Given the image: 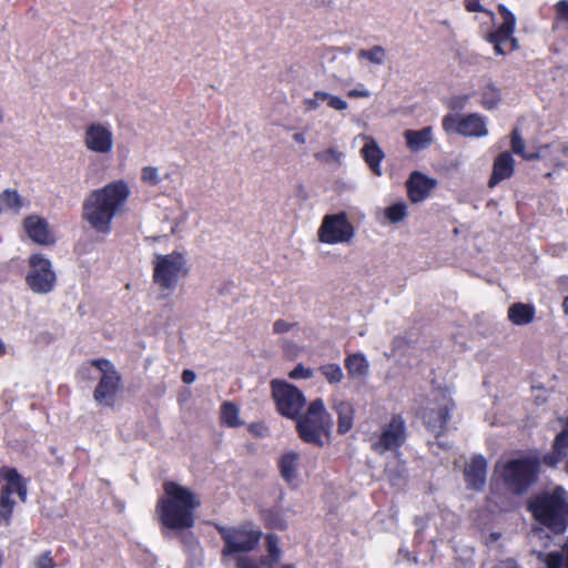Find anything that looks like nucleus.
Wrapping results in <instances>:
<instances>
[{
  "label": "nucleus",
  "instance_id": "6ab92c4d",
  "mask_svg": "<svg viewBox=\"0 0 568 568\" xmlns=\"http://www.w3.org/2000/svg\"><path fill=\"white\" fill-rule=\"evenodd\" d=\"M457 133L466 136L481 138L488 133L486 120L478 113H470L460 116L457 126Z\"/></svg>",
  "mask_w": 568,
  "mask_h": 568
},
{
  "label": "nucleus",
  "instance_id": "412c9836",
  "mask_svg": "<svg viewBox=\"0 0 568 568\" xmlns=\"http://www.w3.org/2000/svg\"><path fill=\"white\" fill-rule=\"evenodd\" d=\"M406 144L412 152H418L428 148L433 142V129L430 126L420 130H406L404 132Z\"/></svg>",
  "mask_w": 568,
  "mask_h": 568
},
{
  "label": "nucleus",
  "instance_id": "f8f14e48",
  "mask_svg": "<svg viewBox=\"0 0 568 568\" xmlns=\"http://www.w3.org/2000/svg\"><path fill=\"white\" fill-rule=\"evenodd\" d=\"M272 393L278 412L288 418H297L302 407L305 405L303 393L292 384L273 381Z\"/></svg>",
  "mask_w": 568,
  "mask_h": 568
},
{
  "label": "nucleus",
  "instance_id": "6e6552de",
  "mask_svg": "<svg viewBox=\"0 0 568 568\" xmlns=\"http://www.w3.org/2000/svg\"><path fill=\"white\" fill-rule=\"evenodd\" d=\"M355 236V229L346 212L327 214L317 230L318 241L325 244H349Z\"/></svg>",
  "mask_w": 568,
  "mask_h": 568
},
{
  "label": "nucleus",
  "instance_id": "a18cd8bd",
  "mask_svg": "<svg viewBox=\"0 0 568 568\" xmlns=\"http://www.w3.org/2000/svg\"><path fill=\"white\" fill-rule=\"evenodd\" d=\"M556 19L568 22V0H560L555 4Z\"/></svg>",
  "mask_w": 568,
  "mask_h": 568
},
{
  "label": "nucleus",
  "instance_id": "f704fd0d",
  "mask_svg": "<svg viewBox=\"0 0 568 568\" xmlns=\"http://www.w3.org/2000/svg\"><path fill=\"white\" fill-rule=\"evenodd\" d=\"M320 372L331 384H337L342 382L344 373L337 364H325L320 367Z\"/></svg>",
  "mask_w": 568,
  "mask_h": 568
},
{
  "label": "nucleus",
  "instance_id": "20e7f679",
  "mask_svg": "<svg viewBox=\"0 0 568 568\" xmlns=\"http://www.w3.org/2000/svg\"><path fill=\"white\" fill-rule=\"evenodd\" d=\"M295 420L300 437L317 446L323 445V436H328L333 426V419L321 398L311 402L305 415H298Z\"/></svg>",
  "mask_w": 568,
  "mask_h": 568
},
{
  "label": "nucleus",
  "instance_id": "c85d7f7f",
  "mask_svg": "<svg viewBox=\"0 0 568 568\" xmlns=\"http://www.w3.org/2000/svg\"><path fill=\"white\" fill-rule=\"evenodd\" d=\"M333 408L337 414L338 433H347L353 426L354 408L352 404L348 402L339 400L334 403Z\"/></svg>",
  "mask_w": 568,
  "mask_h": 568
},
{
  "label": "nucleus",
  "instance_id": "5fc2aeb1",
  "mask_svg": "<svg viewBox=\"0 0 568 568\" xmlns=\"http://www.w3.org/2000/svg\"><path fill=\"white\" fill-rule=\"evenodd\" d=\"M196 378V375L191 369H184L182 373V381L185 384H192Z\"/></svg>",
  "mask_w": 568,
  "mask_h": 568
},
{
  "label": "nucleus",
  "instance_id": "ea45409f",
  "mask_svg": "<svg viewBox=\"0 0 568 568\" xmlns=\"http://www.w3.org/2000/svg\"><path fill=\"white\" fill-rule=\"evenodd\" d=\"M14 506V500L11 499V495L8 494L7 490L0 491V517L3 518L6 521L9 520L12 509Z\"/></svg>",
  "mask_w": 568,
  "mask_h": 568
},
{
  "label": "nucleus",
  "instance_id": "e2e57ef3",
  "mask_svg": "<svg viewBox=\"0 0 568 568\" xmlns=\"http://www.w3.org/2000/svg\"><path fill=\"white\" fill-rule=\"evenodd\" d=\"M562 308L566 315H568V296L564 300Z\"/></svg>",
  "mask_w": 568,
  "mask_h": 568
},
{
  "label": "nucleus",
  "instance_id": "bf43d9fd",
  "mask_svg": "<svg viewBox=\"0 0 568 568\" xmlns=\"http://www.w3.org/2000/svg\"><path fill=\"white\" fill-rule=\"evenodd\" d=\"M406 343L404 337L397 336L393 339V347L395 349L400 348Z\"/></svg>",
  "mask_w": 568,
  "mask_h": 568
},
{
  "label": "nucleus",
  "instance_id": "79ce46f5",
  "mask_svg": "<svg viewBox=\"0 0 568 568\" xmlns=\"http://www.w3.org/2000/svg\"><path fill=\"white\" fill-rule=\"evenodd\" d=\"M1 200L12 210H19L22 206L21 196L16 191L6 190L1 195Z\"/></svg>",
  "mask_w": 568,
  "mask_h": 568
},
{
  "label": "nucleus",
  "instance_id": "b1692460",
  "mask_svg": "<svg viewBox=\"0 0 568 568\" xmlns=\"http://www.w3.org/2000/svg\"><path fill=\"white\" fill-rule=\"evenodd\" d=\"M366 143L362 149L363 158L368 166L376 175H382L381 161L384 156L383 151L377 145L376 141L371 136H365Z\"/></svg>",
  "mask_w": 568,
  "mask_h": 568
},
{
  "label": "nucleus",
  "instance_id": "338daca9",
  "mask_svg": "<svg viewBox=\"0 0 568 568\" xmlns=\"http://www.w3.org/2000/svg\"><path fill=\"white\" fill-rule=\"evenodd\" d=\"M4 121V113L3 110L0 108V124Z\"/></svg>",
  "mask_w": 568,
  "mask_h": 568
},
{
  "label": "nucleus",
  "instance_id": "603ef678",
  "mask_svg": "<svg viewBox=\"0 0 568 568\" xmlns=\"http://www.w3.org/2000/svg\"><path fill=\"white\" fill-rule=\"evenodd\" d=\"M467 101H468L467 95L455 97L450 100L449 105L454 110H460V109L465 108Z\"/></svg>",
  "mask_w": 568,
  "mask_h": 568
},
{
  "label": "nucleus",
  "instance_id": "ddd939ff",
  "mask_svg": "<svg viewBox=\"0 0 568 568\" xmlns=\"http://www.w3.org/2000/svg\"><path fill=\"white\" fill-rule=\"evenodd\" d=\"M436 400V406L425 409L424 419L429 430L435 434H439L447 424L449 413L454 408L455 404L447 392H439Z\"/></svg>",
  "mask_w": 568,
  "mask_h": 568
},
{
  "label": "nucleus",
  "instance_id": "f257e3e1",
  "mask_svg": "<svg viewBox=\"0 0 568 568\" xmlns=\"http://www.w3.org/2000/svg\"><path fill=\"white\" fill-rule=\"evenodd\" d=\"M130 196V187L123 180L113 181L92 191L83 202V219L98 232L108 233L113 217L122 210Z\"/></svg>",
  "mask_w": 568,
  "mask_h": 568
},
{
  "label": "nucleus",
  "instance_id": "473e14b6",
  "mask_svg": "<svg viewBox=\"0 0 568 568\" xmlns=\"http://www.w3.org/2000/svg\"><path fill=\"white\" fill-rule=\"evenodd\" d=\"M511 150L516 154L521 155L525 160H537L540 158V152H525V141L520 136L519 131L517 129L513 130L511 132Z\"/></svg>",
  "mask_w": 568,
  "mask_h": 568
},
{
  "label": "nucleus",
  "instance_id": "0e129e2a",
  "mask_svg": "<svg viewBox=\"0 0 568 568\" xmlns=\"http://www.w3.org/2000/svg\"><path fill=\"white\" fill-rule=\"evenodd\" d=\"M6 352V346L3 344V342L0 339V356L3 355Z\"/></svg>",
  "mask_w": 568,
  "mask_h": 568
},
{
  "label": "nucleus",
  "instance_id": "9b49d317",
  "mask_svg": "<svg viewBox=\"0 0 568 568\" xmlns=\"http://www.w3.org/2000/svg\"><path fill=\"white\" fill-rule=\"evenodd\" d=\"M29 266L26 281L30 290L37 294L50 293L57 282L51 262L41 254H33L30 256Z\"/></svg>",
  "mask_w": 568,
  "mask_h": 568
},
{
  "label": "nucleus",
  "instance_id": "c9c22d12",
  "mask_svg": "<svg viewBox=\"0 0 568 568\" xmlns=\"http://www.w3.org/2000/svg\"><path fill=\"white\" fill-rule=\"evenodd\" d=\"M314 158L322 163H335L339 165L342 163L343 153L336 148H329L327 150L316 152Z\"/></svg>",
  "mask_w": 568,
  "mask_h": 568
},
{
  "label": "nucleus",
  "instance_id": "774afa93",
  "mask_svg": "<svg viewBox=\"0 0 568 568\" xmlns=\"http://www.w3.org/2000/svg\"><path fill=\"white\" fill-rule=\"evenodd\" d=\"M282 568H295V566L294 565H285Z\"/></svg>",
  "mask_w": 568,
  "mask_h": 568
},
{
  "label": "nucleus",
  "instance_id": "c756f323",
  "mask_svg": "<svg viewBox=\"0 0 568 568\" xmlns=\"http://www.w3.org/2000/svg\"><path fill=\"white\" fill-rule=\"evenodd\" d=\"M300 456L297 453L291 450L282 455L280 459V469L283 478L292 481L296 477Z\"/></svg>",
  "mask_w": 568,
  "mask_h": 568
},
{
  "label": "nucleus",
  "instance_id": "dca6fc26",
  "mask_svg": "<svg viewBox=\"0 0 568 568\" xmlns=\"http://www.w3.org/2000/svg\"><path fill=\"white\" fill-rule=\"evenodd\" d=\"M467 486L480 490L486 484L487 462L483 456H474L464 469Z\"/></svg>",
  "mask_w": 568,
  "mask_h": 568
},
{
  "label": "nucleus",
  "instance_id": "69168bd1",
  "mask_svg": "<svg viewBox=\"0 0 568 568\" xmlns=\"http://www.w3.org/2000/svg\"><path fill=\"white\" fill-rule=\"evenodd\" d=\"M541 532H542V530L534 531L531 538H537V537L540 538L541 537Z\"/></svg>",
  "mask_w": 568,
  "mask_h": 568
},
{
  "label": "nucleus",
  "instance_id": "052dcab7",
  "mask_svg": "<svg viewBox=\"0 0 568 568\" xmlns=\"http://www.w3.org/2000/svg\"><path fill=\"white\" fill-rule=\"evenodd\" d=\"M294 141H296L300 144H304L306 142L305 134L304 133H295L293 135Z\"/></svg>",
  "mask_w": 568,
  "mask_h": 568
},
{
  "label": "nucleus",
  "instance_id": "0eeeda50",
  "mask_svg": "<svg viewBox=\"0 0 568 568\" xmlns=\"http://www.w3.org/2000/svg\"><path fill=\"white\" fill-rule=\"evenodd\" d=\"M538 467L534 457L513 459L503 466L501 477L513 493L523 494L536 480Z\"/></svg>",
  "mask_w": 568,
  "mask_h": 568
},
{
  "label": "nucleus",
  "instance_id": "4be33fe9",
  "mask_svg": "<svg viewBox=\"0 0 568 568\" xmlns=\"http://www.w3.org/2000/svg\"><path fill=\"white\" fill-rule=\"evenodd\" d=\"M542 568H568V539L561 546L560 551L541 552L534 551Z\"/></svg>",
  "mask_w": 568,
  "mask_h": 568
},
{
  "label": "nucleus",
  "instance_id": "6e6d98bb",
  "mask_svg": "<svg viewBox=\"0 0 568 568\" xmlns=\"http://www.w3.org/2000/svg\"><path fill=\"white\" fill-rule=\"evenodd\" d=\"M304 104H305L306 110H308V111L316 110L321 105L320 100H317V98L315 95L312 99L305 100Z\"/></svg>",
  "mask_w": 568,
  "mask_h": 568
},
{
  "label": "nucleus",
  "instance_id": "a878e982",
  "mask_svg": "<svg viewBox=\"0 0 568 568\" xmlns=\"http://www.w3.org/2000/svg\"><path fill=\"white\" fill-rule=\"evenodd\" d=\"M535 307L530 304L514 303L508 308V320L515 325H527L534 321Z\"/></svg>",
  "mask_w": 568,
  "mask_h": 568
},
{
  "label": "nucleus",
  "instance_id": "4c0bfd02",
  "mask_svg": "<svg viewBox=\"0 0 568 568\" xmlns=\"http://www.w3.org/2000/svg\"><path fill=\"white\" fill-rule=\"evenodd\" d=\"M406 205L404 203H396L385 210V216L390 223H398L406 216Z\"/></svg>",
  "mask_w": 568,
  "mask_h": 568
},
{
  "label": "nucleus",
  "instance_id": "7ed1b4c3",
  "mask_svg": "<svg viewBox=\"0 0 568 568\" xmlns=\"http://www.w3.org/2000/svg\"><path fill=\"white\" fill-rule=\"evenodd\" d=\"M534 517L554 532L561 534L568 526V493L562 487L532 497L528 504Z\"/></svg>",
  "mask_w": 568,
  "mask_h": 568
},
{
  "label": "nucleus",
  "instance_id": "a19ab883",
  "mask_svg": "<svg viewBox=\"0 0 568 568\" xmlns=\"http://www.w3.org/2000/svg\"><path fill=\"white\" fill-rule=\"evenodd\" d=\"M97 374H99V369L97 368V365L93 364V359L89 363L82 364L78 369V377L81 381H95L99 377Z\"/></svg>",
  "mask_w": 568,
  "mask_h": 568
},
{
  "label": "nucleus",
  "instance_id": "7c9ffc66",
  "mask_svg": "<svg viewBox=\"0 0 568 568\" xmlns=\"http://www.w3.org/2000/svg\"><path fill=\"white\" fill-rule=\"evenodd\" d=\"M266 550L267 555L261 557V565L265 568H272L280 561L282 551L278 547V538L275 535L266 536Z\"/></svg>",
  "mask_w": 568,
  "mask_h": 568
},
{
  "label": "nucleus",
  "instance_id": "72a5a7b5",
  "mask_svg": "<svg viewBox=\"0 0 568 568\" xmlns=\"http://www.w3.org/2000/svg\"><path fill=\"white\" fill-rule=\"evenodd\" d=\"M500 100V93L498 88L494 84H487L481 93V104L485 109L491 110L497 106Z\"/></svg>",
  "mask_w": 568,
  "mask_h": 568
},
{
  "label": "nucleus",
  "instance_id": "aec40b11",
  "mask_svg": "<svg viewBox=\"0 0 568 568\" xmlns=\"http://www.w3.org/2000/svg\"><path fill=\"white\" fill-rule=\"evenodd\" d=\"M514 164L515 161L510 153L504 152L499 154L494 162L493 174L488 181V185L494 187L503 180L510 178L514 173Z\"/></svg>",
  "mask_w": 568,
  "mask_h": 568
},
{
  "label": "nucleus",
  "instance_id": "13d9d810",
  "mask_svg": "<svg viewBox=\"0 0 568 568\" xmlns=\"http://www.w3.org/2000/svg\"><path fill=\"white\" fill-rule=\"evenodd\" d=\"M314 94L317 98V100H320V103L325 102L326 104H327L329 98L332 97L331 93L325 92V91H316Z\"/></svg>",
  "mask_w": 568,
  "mask_h": 568
},
{
  "label": "nucleus",
  "instance_id": "f03ea898",
  "mask_svg": "<svg viewBox=\"0 0 568 568\" xmlns=\"http://www.w3.org/2000/svg\"><path fill=\"white\" fill-rule=\"evenodd\" d=\"M164 496L159 499L156 513L162 525L169 529L183 530L194 525L193 511L200 499L187 487L174 481L163 483Z\"/></svg>",
  "mask_w": 568,
  "mask_h": 568
},
{
  "label": "nucleus",
  "instance_id": "f3484780",
  "mask_svg": "<svg viewBox=\"0 0 568 568\" xmlns=\"http://www.w3.org/2000/svg\"><path fill=\"white\" fill-rule=\"evenodd\" d=\"M24 230L28 236L40 245H50L54 243V237L44 219L36 215L27 217L24 220Z\"/></svg>",
  "mask_w": 568,
  "mask_h": 568
},
{
  "label": "nucleus",
  "instance_id": "2eb2a0df",
  "mask_svg": "<svg viewBox=\"0 0 568 568\" xmlns=\"http://www.w3.org/2000/svg\"><path fill=\"white\" fill-rule=\"evenodd\" d=\"M498 12L503 18V23L496 31L490 32L487 36V40L494 44L496 53L505 54L503 44L507 42L510 36H513L516 26V18L504 4L498 6Z\"/></svg>",
  "mask_w": 568,
  "mask_h": 568
},
{
  "label": "nucleus",
  "instance_id": "a211bd4d",
  "mask_svg": "<svg viewBox=\"0 0 568 568\" xmlns=\"http://www.w3.org/2000/svg\"><path fill=\"white\" fill-rule=\"evenodd\" d=\"M409 199L414 202H422L427 199L436 185V181L428 176L414 172L407 181Z\"/></svg>",
  "mask_w": 568,
  "mask_h": 568
},
{
  "label": "nucleus",
  "instance_id": "864d4df0",
  "mask_svg": "<svg viewBox=\"0 0 568 568\" xmlns=\"http://www.w3.org/2000/svg\"><path fill=\"white\" fill-rule=\"evenodd\" d=\"M466 9L469 12H480L483 11V7L479 3L478 0H467L466 1Z\"/></svg>",
  "mask_w": 568,
  "mask_h": 568
},
{
  "label": "nucleus",
  "instance_id": "c03bdc74",
  "mask_svg": "<svg viewBox=\"0 0 568 568\" xmlns=\"http://www.w3.org/2000/svg\"><path fill=\"white\" fill-rule=\"evenodd\" d=\"M33 568H55L50 551L37 556L33 560Z\"/></svg>",
  "mask_w": 568,
  "mask_h": 568
},
{
  "label": "nucleus",
  "instance_id": "423d86ee",
  "mask_svg": "<svg viewBox=\"0 0 568 568\" xmlns=\"http://www.w3.org/2000/svg\"><path fill=\"white\" fill-rule=\"evenodd\" d=\"M224 541L223 558L245 555L256 548L262 537V531L252 525L241 527H222L219 529Z\"/></svg>",
  "mask_w": 568,
  "mask_h": 568
},
{
  "label": "nucleus",
  "instance_id": "37998d69",
  "mask_svg": "<svg viewBox=\"0 0 568 568\" xmlns=\"http://www.w3.org/2000/svg\"><path fill=\"white\" fill-rule=\"evenodd\" d=\"M236 568H265L261 565V559L256 561L247 555H237L235 558Z\"/></svg>",
  "mask_w": 568,
  "mask_h": 568
},
{
  "label": "nucleus",
  "instance_id": "39448f33",
  "mask_svg": "<svg viewBox=\"0 0 568 568\" xmlns=\"http://www.w3.org/2000/svg\"><path fill=\"white\" fill-rule=\"evenodd\" d=\"M185 257L179 252L155 254L153 260V282L162 291H173L179 281L186 276Z\"/></svg>",
  "mask_w": 568,
  "mask_h": 568
},
{
  "label": "nucleus",
  "instance_id": "bb28decb",
  "mask_svg": "<svg viewBox=\"0 0 568 568\" xmlns=\"http://www.w3.org/2000/svg\"><path fill=\"white\" fill-rule=\"evenodd\" d=\"M3 479L7 481L1 490H7L8 494L12 495L17 493L22 501L27 498V486L22 481L21 476L13 468H6L3 470Z\"/></svg>",
  "mask_w": 568,
  "mask_h": 568
},
{
  "label": "nucleus",
  "instance_id": "1a4fd4ad",
  "mask_svg": "<svg viewBox=\"0 0 568 568\" xmlns=\"http://www.w3.org/2000/svg\"><path fill=\"white\" fill-rule=\"evenodd\" d=\"M99 369V384L93 392L94 400L100 405L112 406L121 384V375L108 359H93Z\"/></svg>",
  "mask_w": 568,
  "mask_h": 568
},
{
  "label": "nucleus",
  "instance_id": "58836bf2",
  "mask_svg": "<svg viewBox=\"0 0 568 568\" xmlns=\"http://www.w3.org/2000/svg\"><path fill=\"white\" fill-rule=\"evenodd\" d=\"M141 180L143 183L155 186L158 185L162 178L160 175V170L156 166L148 165L142 168L141 170Z\"/></svg>",
  "mask_w": 568,
  "mask_h": 568
},
{
  "label": "nucleus",
  "instance_id": "cd10ccee",
  "mask_svg": "<svg viewBox=\"0 0 568 568\" xmlns=\"http://www.w3.org/2000/svg\"><path fill=\"white\" fill-rule=\"evenodd\" d=\"M345 367L349 377L362 379L367 375L369 364L364 355L352 354L345 358Z\"/></svg>",
  "mask_w": 568,
  "mask_h": 568
},
{
  "label": "nucleus",
  "instance_id": "4468645a",
  "mask_svg": "<svg viewBox=\"0 0 568 568\" xmlns=\"http://www.w3.org/2000/svg\"><path fill=\"white\" fill-rule=\"evenodd\" d=\"M84 145L92 152L106 154L113 149L112 131L102 123L90 124L84 132Z\"/></svg>",
  "mask_w": 568,
  "mask_h": 568
},
{
  "label": "nucleus",
  "instance_id": "09e8293b",
  "mask_svg": "<svg viewBox=\"0 0 568 568\" xmlns=\"http://www.w3.org/2000/svg\"><path fill=\"white\" fill-rule=\"evenodd\" d=\"M291 378H310L312 377V371L310 368H305L303 365L298 364L291 373Z\"/></svg>",
  "mask_w": 568,
  "mask_h": 568
},
{
  "label": "nucleus",
  "instance_id": "2f4dec72",
  "mask_svg": "<svg viewBox=\"0 0 568 568\" xmlns=\"http://www.w3.org/2000/svg\"><path fill=\"white\" fill-rule=\"evenodd\" d=\"M220 415L222 423L229 427H237L243 424L242 419L240 418L239 407L231 402H225L222 404Z\"/></svg>",
  "mask_w": 568,
  "mask_h": 568
},
{
  "label": "nucleus",
  "instance_id": "4d7b16f0",
  "mask_svg": "<svg viewBox=\"0 0 568 568\" xmlns=\"http://www.w3.org/2000/svg\"><path fill=\"white\" fill-rule=\"evenodd\" d=\"M494 568H519L513 560H503L495 565Z\"/></svg>",
  "mask_w": 568,
  "mask_h": 568
},
{
  "label": "nucleus",
  "instance_id": "5701e85b",
  "mask_svg": "<svg viewBox=\"0 0 568 568\" xmlns=\"http://www.w3.org/2000/svg\"><path fill=\"white\" fill-rule=\"evenodd\" d=\"M568 454V420L564 429L556 436L554 452L544 456V463L548 466H556Z\"/></svg>",
  "mask_w": 568,
  "mask_h": 568
},
{
  "label": "nucleus",
  "instance_id": "3c124183",
  "mask_svg": "<svg viewBox=\"0 0 568 568\" xmlns=\"http://www.w3.org/2000/svg\"><path fill=\"white\" fill-rule=\"evenodd\" d=\"M347 97L351 99L355 98H369L371 91L361 85V88L352 89L347 92Z\"/></svg>",
  "mask_w": 568,
  "mask_h": 568
},
{
  "label": "nucleus",
  "instance_id": "e433bc0d",
  "mask_svg": "<svg viewBox=\"0 0 568 568\" xmlns=\"http://www.w3.org/2000/svg\"><path fill=\"white\" fill-rule=\"evenodd\" d=\"M358 57L365 58L375 64H383L385 61V50L381 45H375L368 50H361Z\"/></svg>",
  "mask_w": 568,
  "mask_h": 568
},
{
  "label": "nucleus",
  "instance_id": "393cba45",
  "mask_svg": "<svg viewBox=\"0 0 568 568\" xmlns=\"http://www.w3.org/2000/svg\"><path fill=\"white\" fill-rule=\"evenodd\" d=\"M385 476L392 486L400 487L405 484L407 471L404 462L399 459V454L389 459L385 467Z\"/></svg>",
  "mask_w": 568,
  "mask_h": 568
},
{
  "label": "nucleus",
  "instance_id": "8fccbe9b",
  "mask_svg": "<svg viewBox=\"0 0 568 568\" xmlns=\"http://www.w3.org/2000/svg\"><path fill=\"white\" fill-rule=\"evenodd\" d=\"M458 121H459V118H457L455 115H452V114L446 115L443 119V128H444V130L447 131V132L452 131V130H456L457 131Z\"/></svg>",
  "mask_w": 568,
  "mask_h": 568
},
{
  "label": "nucleus",
  "instance_id": "de8ad7c7",
  "mask_svg": "<svg viewBox=\"0 0 568 568\" xmlns=\"http://www.w3.org/2000/svg\"><path fill=\"white\" fill-rule=\"evenodd\" d=\"M293 326H295V323H290L285 320H277L273 324V332L275 334H284L287 333Z\"/></svg>",
  "mask_w": 568,
  "mask_h": 568
},
{
  "label": "nucleus",
  "instance_id": "680f3d73",
  "mask_svg": "<svg viewBox=\"0 0 568 568\" xmlns=\"http://www.w3.org/2000/svg\"><path fill=\"white\" fill-rule=\"evenodd\" d=\"M507 41L510 42V50H516L518 48V41L513 36H510V38Z\"/></svg>",
  "mask_w": 568,
  "mask_h": 568
},
{
  "label": "nucleus",
  "instance_id": "9d476101",
  "mask_svg": "<svg viewBox=\"0 0 568 568\" xmlns=\"http://www.w3.org/2000/svg\"><path fill=\"white\" fill-rule=\"evenodd\" d=\"M406 437L405 420L400 416H394L378 434L371 436V448L379 455L386 452H397L405 443Z\"/></svg>",
  "mask_w": 568,
  "mask_h": 568
},
{
  "label": "nucleus",
  "instance_id": "49530a36",
  "mask_svg": "<svg viewBox=\"0 0 568 568\" xmlns=\"http://www.w3.org/2000/svg\"><path fill=\"white\" fill-rule=\"evenodd\" d=\"M327 105L336 111H344L348 108V103L337 95H333L329 98Z\"/></svg>",
  "mask_w": 568,
  "mask_h": 568
}]
</instances>
